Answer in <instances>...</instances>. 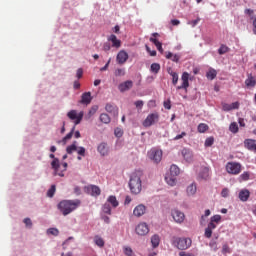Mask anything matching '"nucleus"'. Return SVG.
I'll list each match as a JSON object with an SVG mask.
<instances>
[{"label": "nucleus", "instance_id": "nucleus-1", "mask_svg": "<svg viewBox=\"0 0 256 256\" xmlns=\"http://www.w3.org/2000/svg\"><path fill=\"white\" fill-rule=\"evenodd\" d=\"M141 179H143V170H136L130 175L128 185L133 195H139L141 193L143 189Z\"/></svg>", "mask_w": 256, "mask_h": 256}, {"label": "nucleus", "instance_id": "nucleus-2", "mask_svg": "<svg viewBox=\"0 0 256 256\" xmlns=\"http://www.w3.org/2000/svg\"><path fill=\"white\" fill-rule=\"evenodd\" d=\"M81 206V200H63L58 204V209L64 216L73 213L77 207Z\"/></svg>", "mask_w": 256, "mask_h": 256}, {"label": "nucleus", "instance_id": "nucleus-3", "mask_svg": "<svg viewBox=\"0 0 256 256\" xmlns=\"http://www.w3.org/2000/svg\"><path fill=\"white\" fill-rule=\"evenodd\" d=\"M171 243H172L173 247H175L176 249H179V251H187V249H189V247H191V245H193V240H191V238H187V237L173 236L171 238Z\"/></svg>", "mask_w": 256, "mask_h": 256}, {"label": "nucleus", "instance_id": "nucleus-4", "mask_svg": "<svg viewBox=\"0 0 256 256\" xmlns=\"http://www.w3.org/2000/svg\"><path fill=\"white\" fill-rule=\"evenodd\" d=\"M148 157L153 163H161V159H163V151L157 148H152L148 152Z\"/></svg>", "mask_w": 256, "mask_h": 256}, {"label": "nucleus", "instance_id": "nucleus-5", "mask_svg": "<svg viewBox=\"0 0 256 256\" xmlns=\"http://www.w3.org/2000/svg\"><path fill=\"white\" fill-rule=\"evenodd\" d=\"M226 171L230 175H239V173H241V163H239V162H228L226 164Z\"/></svg>", "mask_w": 256, "mask_h": 256}, {"label": "nucleus", "instance_id": "nucleus-6", "mask_svg": "<svg viewBox=\"0 0 256 256\" xmlns=\"http://www.w3.org/2000/svg\"><path fill=\"white\" fill-rule=\"evenodd\" d=\"M74 151H77L78 155H80L81 157H85V147H77V141H74L66 148V153H68V155L73 154Z\"/></svg>", "mask_w": 256, "mask_h": 256}, {"label": "nucleus", "instance_id": "nucleus-7", "mask_svg": "<svg viewBox=\"0 0 256 256\" xmlns=\"http://www.w3.org/2000/svg\"><path fill=\"white\" fill-rule=\"evenodd\" d=\"M155 123H159V113H151L149 114L146 119L143 121V127H151L155 125Z\"/></svg>", "mask_w": 256, "mask_h": 256}, {"label": "nucleus", "instance_id": "nucleus-8", "mask_svg": "<svg viewBox=\"0 0 256 256\" xmlns=\"http://www.w3.org/2000/svg\"><path fill=\"white\" fill-rule=\"evenodd\" d=\"M50 159H53L51 162V167L54 170V175H58L59 177H65V174L63 172H59V169H61V164L59 163V160L55 158V154L49 155Z\"/></svg>", "mask_w": 256, "mask_h": 256}, {"label": "nucleus", "instance_id": "nucleus-9", "mask_svg": "<svg viewBox=\"0 0 256 256\" xmlns=\"http://www.w3.org/2000/svg\"><path fill=\"white\" fill-rule=\"evenodd\" d=\"M67 117H69L71 121H74L75 125H79V123L83 121V112L77 114L76 110H71L67 113Z\"/></svg>", "mask_w": 256, "mask_h": 256}, {"label": "nucleus", "instance_id": "nucleus-10", "mask_svg": "<svg viewBox=\"0 0 256 256\" xmlns=\"http://www.w3.org/2000/svg\"><path fill=\"white\" fill-rule=\"evenodd\" d=\"M74 133V137L76 139L81 138V132L76 131L75 132V126L71 129V131L62 139V141H58V143H63V145H67V141L72 139Z\"/></svg>", "mask_w": 256, "mask_h": 256}, {"label": "nucleus", "instance_id": "nucleus-11", "mask_svg": "<svg viewBox=\"0 0 256 256\" xmlns=\"http://www.w3.org/2000/svg\"><path fill=\"white\" fill-rule=\"evenodd\" d=\"M135 231L137 235L145 236L147 233H149V225H147L145 222H141L136 226Z\"/></svg>", "mask_w": 256, "mask_h": 256}, {"label": "nucleus", "instance_id": "nucleus-12", "mask_svg": "<svg viewBox=\"0 0 256 256\" xmlns=\"http://www.w3.org/2000/svg\"><path fill=\"white\" fill-rule=\"evenodd\" d=\"M105 111L113 115V117H119V107L115 104L107 103L105 106Z\"/></svg>", "mask_w": 256, "mask_h": 256}, {"label": "nucleus", "instance_id": "nucleus-13", "mask_svg": "<svg viewBox=\"0 0 256 256\" xmlns=\"http://www.w3.org/2000/svg\"><path fill=\"white\" fill-rule=\"evenodd\" d=\"M181 155L183 159L186 161V163H192L193 162V151L189 148H183L181 150Z\"/></svg>", "mask_w": 256, "mask_h": 256}, {"label": "nucleus", "instance_id": "nucleus-14", "mask_svg": "<svg viewBox=\"0 0 256 256\" xmlns=\"http://www.w3.org/2000/svg\"><path fill=\"white\" fill-rule=\"evenodd\" d=\"M147 213V207L143 204L137 205L133 210L134 217H143Z\"/></svg>", "mask_w": 256, "mask_h": 256}, {"label": "nucleus", "instance_id": "nucleus-15", "mask_svg": "<svg viewBox=\"0 0 256 256\" xmlns=\"http://www.w3.org/2000/svg\"><path fill=\"white\" fill-rule=\"evenodd\" d=\"M251 197V192L249 189L244 188L239 191L238 198L242 203H246V201H249V198Z\"/></svg>", "mask_w": 256, "mask_h": 256}, {"label": "nucleus", "instance_id": "nucleus-16", "mask_svg": "<svg viewBox=\"0 0 256 256\" xmlns=\"http://www.w3.org/2000/svg\"><path fill=\"white\" fill-rule=\"evenodd\" d=\"M172 217L176 223H183L185 221V214L179 210H172Z\"/></svg>", "mask_w": 256, "mask_h": 256}, {"label": "nucleus", "instance_id": "nucleus-17", "mask_svg": "<svg viewBox=\"0 0 256 256\" xmlns=\"http://www.w3.org/2000/svg\"><path fill=\"white\" fill-rule=\"evenodd\" d=\"M97 150L101 157H107L109 155V145L105 142L100 143Z\"/></svg>", "mask_w": 256, "mask_h": 256}, {"label": "nucleus", "instance_id": "nucleus-18", "mask_svg": "<svg viewBox=\"0 0 256 256\" xmlns=\"http://www.w3.org/2000/svg\"><path fill=\"white\" fill-rule=\"evenodd\" d=\"M244 147L248 149V151H253L256 153V140L254 139H245L244 140Z\"/></svg>", "mask_w": 256, "mask_h": 256}, {"label": "nucleus", "instance_id": "nucleus-19", "mask_svg": "<svg viewBox=\"0 0 256 256\" xmlns=\"http://www.w3.org/2000/svg\"><path fill=\"white\" fill-rule=\"evenodd\" d=\"M181 80H182V85L177 86V89L178 90L187 89L189 87V73L183 72V74L181 76Z\"/></svg>", "mask_w": 256, "mask_h": 256}, {"label": "nucleus", "instance_id": "nucleus-20", "mask_svg": "<svg viewBox=\"0 0 256 256\" xmlns=\"http://www.w3.org/2000/svg\"><path fill=\"white\" fill-rule=\"evenodd\" d=\"M91 101H93V96H91V92H85L82 94L79 103H81V105H90Z\"/></svg>", "mask_w": 256, "mask_h": 256}, {"label": "nucleus", "instance_id": "nucleus-21", "mask_svg": "<svg viewBox=\"0 0 256 256\" xmlns=\"http://www.w3.org/2000/svg\"><path fill=\"white\" fill-rule=\"evenodd\" d=\"M127 59H129V54H127V52H125L124 50H121L117 54L116 61L117 63H119V65H123V63H126Z\"/></svg>", "mask_w": 256, "mask_h": 256}, {"label": "nucleus", "instance_id": "nucleus-22", "mask_svg": "<svg viewBox=\"0 0 256 256\" xmlns=\"http://www.w3.org/2000/svg\"><path fill=\"white\" fill-rule=\"evenodd\" d=\"M133 87V81L128 80L121 84H119L118 89L121 93H125V91H129Z\"/></svg>", "mask_w": 256, "mask_h": 256}, {"label": "nucleus", "instance_id": "nucleus-23", "mask_svg": "<svg viewBox=\"0 0 256 256\" xmlns=\"http://www.w3.org/2000/svg\"><path fill=\"white\" fill-rule=\"evenodd\" d=\"M198 177L199 179H203L204 181H207V179H209V167L202 166L198 174Z\"/></svg>", "mask_w": 256, "mask_h": 256}, {"label": "nucleus", "instance_id": "nucleus-24", "mask_svg": "<svg viewBox=\"0 0 256 256\" xmlns=\"http://www.w3.org/2000/svg\"><path fill=\"white\" fill-rule=\"evenodd\" d=\"M239 107V102H233L232 104L222 103V111H233Z\"/></svg>", "mask_w": 256, "mask_h": 256}, {"label": "nucleus", "instance_id": "nucleus-25", "mask_svg": "<svg viewBox=\"0 0 256 256\" xmlns=\"http://www.w3.org/2000/svg\"><path fill=\"white\" fill-rule=\"evenodd\" d=\"M108 41H111L112 47H115V49H119V47H121V40L117 39L115 34L110 35Z\"/></svg>", "mask_w": 256, "mask_h": 256}, {"label": "nucleus", "instance_id": "nucleus-26", "mask_svg": "<svg viewBox=\"0 0 256 256\" xmlns=\"http://www.w3.org/2000/svg\"><path fill=\"white\" fill-rule=\"evenodd\" d=\"M166 59L173 61V63H179L181 59L180 54H173L172 52H166Z\"/></svg>", "mask_w": 256, "mask_h": 256}, {"label": "nucleus", "instance_id": "nucleus-27", "mask_svg": "<svg viewBox=\"0 0 256 256\" xmlns=\"http://www.w3.org/2000/svg\"><path fill=\"white\" fill-rule=\"evenodd\" d=\"M165 181L168 185H170V187H175L176 183H177V176H173L171 174H167L165 176Z\"/></svg>", "mask_w": 256, "mask_h": 256}, {"label": "nucleus", "instance_id": "nucleus-28", "mask_svg": "<svg viewBox=\"0 0 256 256\" xmlns=\"http://www.w3.org/2000/svg\"><path fill=\"white\" fill-rule=\"evenodd\" d=\"M84 191L88 195H92V197H95V195H97V186L95 185L86 186L84 187Z\"/></svg>", "mask_w": 256, "mask_h": 256}, {"label": "nucleus", "instance_id": "nucleus-29", "mask_svg": "<svg viewBox=\"0 0 256 256\" xmlns=\"http://www.w3.org/2000/svg\"><path fill=\"white\" fill-rule=\"evenodd\" d=\"M187 195L189 197H193V195H195V193H197V184L195 182H193L192 184H190L187 189H186Z\"/></svg>", "mask_w": 256, "mask_h": 256}, {"label": "nucleus", "instance_id": "nucleus-30", "mask_svg": "<svg viewBox=\"0 0 256 256\" xmlns=\"http://www.w3.org/2000/svg\"><path fill=\"white\" fill-rule=\"evenodd\" d=\"M246 87H255L256 85V78L252 74H248L247 79L245 80Z\"/></svg>", "mask_w": 256, "mask_h": 256}, {"label": "nucleus", "instance_id": "nucleus-31", "mask_svg": "<svg viewBox=\"0 0 256 256\" xmlns=\"http://www.w3.org/2000/svg\"><path fill=\"white\" fill-rule=\"evenodd\" d=\"M149 41L155 44V47L158 49L160 53H163V44L159 42V40H157L156 38L150 37Z\"/></svg>", "mask_w": 256, "mask_h": 256}, {"label": "nucleus", "instance_id": "nucleus-32", "mask_svg": "<svg viewBox=\"0 0 256 256\" xmlns=\"http://www.w3.org/2000/svg\"><path fill=\"white\" fill-rule=\"evenodd\" d=\"M99 119L101 123H104L105 125H109V123H111V117L107 113H102Z\"/></svg>", "mask_w": 256, "mask_h": 256}, {"label": "nucleus", "instance_id": "nucleus-33", "mask_svg": "<svg viewBox=\"0 0 256 256\" xmlns=\"http://www.w3.org/2000/svg\"><path fill=\"white\" fill-rule=\"evenodd\" d=\"M161 242V239L159 238V235L154 234L151 237V243H152V247L155 249L157 247H159V243Z\"/></svg>", "mask_w": 256, "mask_h": 256}, {"label": "nucleus", "instance_id": "nucleus-34", "mask_svg": "<svg viewBox=\"0 0 256 256\" xmlns=\"http://www.w3.org/2000/svg\"><path fill=\"white\" fill-rule=\"evenodd\" d=\"M180 170H179V166L172 164L170 166V173L168 175H172L173 177H177V175H179Z\"/></svg>", "mask_w": 256, "mask_h": 256}, {"label": "nucleus", "instance_id": "nucleus-35", "mask_svg": "<svg viewBox=\"0 0 256 256\" xmlns=\"http://www.w3.org/2000/svg\"><path fill=\"white\" fill-rule=\"evenodd\" d=\"M150 71H151V73H155V75H157V73H159V71H161V64L160 63H152L150 66Z\"/></svg>", "mask_w": 256, "mask_h": 256}, {"label": "nucleus", "instance_id": "nucleus-36", "mask_svg": "<svg viewBox=\"0 0 256 256\" xmlns=\"http://www.w3.org/2000/svg\"><path fill=\"white\" fill-rule=\"evenodd\" d=\"M206 77L210 81H213V79H215V77H217V70H215L213 68L209 69V71L206 73Z\"/></svg>", "mask_w": 256, "mask_h": 256}, {"label": "nucleus", "instance_id": "nucleus-37", "mask_svg": "<svg viewBox=\"0 0 256 256\" xmlns=\"http://www.w3.org/2000/svg\"><path fill=\"white\" fill-rule=\"evenodd\" d=\"M106 203L112 204V207H114V208L119 207V201H117V197H115V196H110V197L107 199V202H106Z\"/></svg>", "mask_w": 256, "mask_h": 256}, {"label": "nucleus", "instance_id": "nucleus-38", "mask_svg": "<svg viewBox=\"0 0 256 256\" xmlns=\"http://www.w3.org/2000/svg\"><path fill=\"white\" fill-rule=\"evenodd\" d=\"M100 213L111 215V205L109 203H105L102 206V211Z\"/></svg>", "mask_w": 256, "mask_h": 256}, {"label": "nucleus", "instance_id": "nucleus-39", "mask_svg": "<svg viewBox=\"0 0 256 256\" xmlns=\"http://www.w3.org/2000/svg\"><path fill=\"white\" fill-rule=\"evenodd\" d=\"M229 51H231V49L225 44H222L218 49L219 55H225V53H229Z\"/></svg>", "mask_w": 256, "mask_h": 256}, {"label": "nucleus", "instance_id": "nucleus-40", "mask_svg": "<svg viewBox=\"0 0 256 256\" xmlns=\"http://www.w3.org/2000/svg\"><path fill=\"white\" fill-rule=\"evenodd\" d=\"M229 131H231V133H239V126L237 125V122H232L230 124Z\"/></svg>", "mask_w": 256, "mask_h": 256}, {"label": "nucleus", "instance_id": "nucleus-41", "mask_svg": "<svg viewBox=\"0 0 256 256\" xmlns=\"http://www.w3.org/2000/svg\"><path fill=\"white\" fill-rule=\"evenodd\" d=\"M197 129L198 133H205L209 129V126L205 123H200Z\"/></svg>", "mask_w": 256, "mask_h": 256}, {"label": "nucleus", "instance_id": "nucleus-42", "mask_svg": "<svg viewBox=\"0 0 256 256\" xmlns=\"http://www.w3.org/2000/svg\"><path fill=\"white\" fill-rule=\"evenodd\" d=\"M213 143H215V138L208 137V138H206V140L204 142V146L205 147H212Z\"/></svg>", "mask_w": 256, "mask_h": 256}, {"label": "nucleus", "instance_id": "nucleus-43", "mask_svg": "<svg viewBox=\"0 0 256 256\" xmlns=\"http://www.w3.org/2000/svg\"><path fill=\"white\" fill-rule=\"evenodd\" d=\"M108 214H103L100 213V219L102 221H104V223H106V225H109V223H111V218H109V216H107Z\"/></svg>", "mask_w": 256, "mask_h": 256}, {"label": "nucleus", "instance_id": "nucleus-44", "mask_svg": "<svg viewBox=\"0 0 256 256\" xmlns=\"http://www.w3.org/2000/svg\"><path fill=\"white\" fill-rule=\"evenodd\" d=\"M48 235H54V237H57L59 235V229L57 228H50L47 230Z\"/></svg>", "mask_w": 256, "mask_h": 256}, {"label": "nucleus", "instance_id": "nucleus-45", "mask_svg": "<svg viewBox=\"0 0 256 256\" xmlns=\"http://www.w3.org/2000/svg\"><path fill=\"white\" fill-rule=\"evenodd\" d=\"M114 135H115V137H117L118 139H121V137H123V129H121V128H115V130H114Z\"/></svg>", "mask_w": 256, "mask_h": 256}, {"label": "nucleus", "instance_id": "nucleus-46", "mask_svg": "<svg viewBox=\"0 0 256 256\" xmlns=\"http://www.w3.org/2000/svg\"><path fill=\"white\" fill-rule=\"evenodd\" d=\"M114 75L116 77H123V75H125V69H123V68L116 69L114 72Z\"/></svg>", "mask_w": 256, "mask_h": 256}, {"label": "nucleus", "instance_id": "nucleus-47", "mask_svg": "<svg viewBox=\"0 0 256 256\" xmlns=\"http://www.w3.org/2000/svg\"><path fill=\"white\" fill-rule=\"evenodd\" d=\"M251 177V174L249 172H243L240 175L241 181H249V178Z\"/></svg>", "mask_w": 256, "mask_h": 256}, {"label": "nucleus", "instance_id": "nucleus-48", "mask_svg": "<svg viewBox=\"0 0 256 256\" xmlns=\"http://www.w3.org/2000/svg\"><path fill=\"white\" fill-rule=\"evenodd\" d=\"M212 235H213V230H211V228L207 227L205 229L204 236L206 237V239H211Z\"/></svg>", "mask_w": 256, "mask_h": 256}, {"label": "nucleus", "instance_id": "nucleus-49", "mask_svg": "<svg viewBox=\"0 0 256 256\" xmlns=\"http://www.w3.org/2000/svg\"><path fill=\"white\" fill-rule=\"evenodd\" d=\"M172 77V85H177L179 82V74L175 72L174 74L171 75Z\"/></svg>", "mask_w": 256, "mask_h": 256}, {"label": "nucleus", "instance_id": "nucleus-50", "mask_svg": "<svg viewBox=\"0 0 256 256\" xmlns=\"http://www.w3.org/2000/svg\"><path fill=\"white\" fill-rule=\"evenodd\" d=\"M210 221L212 223H219L221 221V215L217 214L210 218Z\"/></svg>", "mask_w": 256, "mask_h": 256}, {"label": "nucleus", "instance_id": "nucleus-51", "mask_svg": "<svg viewBox=\"0 0 256 256\" xmlns=\"http://www.w3.org/2000/svg\"><path fill=\"white\" fill-rule=\"evenodd\" d=\"M209 247L210 249H212V251H217L219 248L217 247V242L215 240H211L209 243Z\"/></svg>", "mask_w": 256, "mask_h": 256}, {"label": "nucleus", "instance_id": "nucleus-52", "mask_svg": "<svg viewBox=\"0 0 256 256\" xmlns=\"http://www.w3.org/2000/svg\"><path fill=\"white\" fill-rule=\"evenodd\" d=\"M222 253H223V255H227V253H231V248H229V245L223 244Z\"/></svg>", "mask_w": 256, "mask_h": 256}, {"label": "nucleus", "instance_id": "nucleus-53", "mask_svg": "<svg viewBox=\"0 0 256 256\" xmlns=\"http://www.w3.org/2000/svg\"><path fill=\"white\" fill-rule=\"evenodd\" d=\"M55 191H56L55 185H52L50 187V189L48 190V192H47V196L48 197H53L55 195Z\"/></svg>", "mask_w": 256, "mask_h": 256}, {"label": "nucleus", "instance_id": "nucleus-54", "mask_svg": "<svg viewBox=\"0 0 256 256\" xmlns=\"http://www.w3.org/2000/svg\"><path fill=\"white\" fill-rule=\"evenodd\" d=\"M183 137H187V132H181V134L176 135L173 141H179V139H183Z\"/></svg>", "mask_w": 256, "mask_h": 256}, {"label": "nucleus", "instance_id": "nucleus-55", "mask_svg": "<svg viewBox=\"0 0 256 256\" xmlns=\"http://www.w3.org/2000/svg\"><path fill=\"white\" fill-rule=\"evenodd\" d=\"M124 255H127V256L133 255V249H131V247H124Z\"/></svg>", "mask_w": 256, "mask_h": 256}, {"label": "nucleus", "instance_id": "nucleus-56", "mask_svg": "<svg viewBox=\"0 0 256 256\" xmlns=\"http://www.w3.org/2000/svg\"><path fill=\"white\" fill-rule=\"evenodd\" d=\"M23 222L25 223L26 227H29L30 229L33 227V222L30 218H25Z\"/></svg>", "mask_w": 256, "mask_h": 256}, {"label": "nucleus", "instance_id": "nucleus-57", "mask_svg": "<svg viewBox=\"0 0 256 256\" xmlns=\"http://www.w3.org/2000/svg\"><path fill=\"white\" fill-rule=\"evenodd\" d=\"M105 246V240L103 238L98 237L97 238V247H104Z\"/></svg>", "mask_w": 256, "mask_h": 256}, {"label": "nucleus", "instance_id": "nucleus-58", "mask_svg": "<svg viewBox=\"0 0 256 256\" xmlns=\"http://www.w3.org/2000/svg\"><path fill=\"white\" fill-rule=\"evenodd\" d=\"M199 21H201V18H197L195 20L188 22V25H191L192 27H197Z\"/></svg>", "mask_w": 256, "mask_h": 256}, {"label": "nucleus", "instance_id": "nucleus-59", "mask_svg": "<svg viewBox=\"0 0 256 256\" xmlns=\"http://www.w3.org/2000/svg\"><path fill=\"white\" fill-rule=\"evenodd\" d=\"M95 113H97V107L94 106L92 107L89 112H88V117H93V115H95Z\"/></svg>", "mask_w": 256, "mask_h": 256}, {"label": "nucleus", "instance_id": "nucleus-60", "mask_svg": "<svg viewBox=\"0 0 256 256\" xmlns=\"http://www.w3.org/2000/svg\"><path fill=\"white\" fill-rule=\"evenodd\" d=\"M134 105L138 108V109H142L143 108V100H138L134 103Z\"/></svg>", "mask_w": 256, "mask_h": 256}, {"label": "nucleus", "instance_id": "nucleus-61", "mask_svg": "<svg viewBox=\"0 0 256 256\" xmlns=\"http://www.w3.org/2000/svg\"><path fill=\"white\" fill-rule=\"evenodd\" d=\"M245 15H249V17H251V19H253V9H249L247 8L245 11H244Z\"/></svg>", "mask_w": 256, "mask_h": 256}, {"label": "nucleus", "instance_id": "nucleus-62", "mask_svg": "<svg viewBox=\"0 0 256 256\" xmlns=\"http://www.w3.org/2000/svg\"><path fill=\"white\" fill-rule=\"evenodd\" d=\"M221 195L222 197H229V189L227 188L222 189Z\"/></svg>", "mask_w": 256, "mask_h": 256}, {"label": "nucleus", "instance_id": "nucleus-63", "mask_svg": "<svg viewBox=\"0 0 256 256\" xmlns=\"http://www.w3.org/2000/svg\"><path fill=\"white\" fill-rule=\"evenodd\" d=\"M179 256H195V254L185 252V251L182 250L181 252H179Z\"/></svg>", "mask_w": 256, "mask_h": 256}, {"label": "nucleus", "instance_id": "nucleus-64", "mask_svg": "<svg viewBox=\"0 0 256 256\" xmlns=\"http://www.w3.org/2000/svg\"><path fill=\"white\" fill-rule=\"evenodd\" d=\"M163 105L165 109H171V100L164 101Z\"/></svg>", "mask_w": 256, "mask_h": 256}]
</instances>
